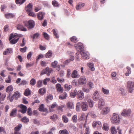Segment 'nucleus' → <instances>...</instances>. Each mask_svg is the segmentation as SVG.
<instances>
[{
  "label": "nucleus",
  "instance_id": "nucleus-61",
  "mask_svg": "<svg viewBox=\"0 0 134 134\" xmlns=\"http://www.w3.org/2000/svg\"><path fill=\"white\" fill-rule=\"evenodd\" d=\"M43 36L47 40H48L49 38V35L47 33L44 32Z\"/></svg>",
  "mask_w": 134,
  "mask_h": 134
},
{
  "label": "nucleus",
  "instance_id": "nucleus-42",
  "mask_svg": "<svg viewBox=\"0 0 134 134\" xmlns=\"http://www.w3.org/2000/svg\"><path fill=\"white\" fill-rule=\"evenodd\" d=\"M127 72L125 74V75L126 76H128L131 73V68L129 67H127Z\"/></svg>",
  "mask_w": 134,
  "mask_h": 134
},
{
  "label": "nucleus",
  "instance_id": "nucleus-13",
  "mask_svg": "<svg viewBox=\"0 0 134 134\" xmlns=\"http://www.w3.org/2000/svg\"><path fill=\"white\" fill-rule=\"evenodd\" d=\"M19 107L21 109V112L22 113L24 114L26 113L27 110V107L23 104H21Z\"/></svg>",
  "mask_w": 134,
  "mask_h": 134
},
{
  "label": "nucleus",
  "instance_id": "nucleus-21",
  "mask_svg": "<svg viewBox=\"0 0 134 134\" xmlns=\"http://www.w3.org/2000/svg\"><path fill=\"white\" fill-rule=\"evenodd\" d=\"M17 110L16 109H13L10 114V115L12 117L15 116L16 114Z\"/></svg>",
  "mask_w": 134,
  "mask_h": 134
},
{
  "label": "nucleus",
  "instance_id": "nucleus-62",
  "mask_svg": "<svg viewBox=\"0 0 134 134\" xmlns=\"http://www.w3.org/2000/svg\"><path fill=\"white\" fill-rule=\"evenodd\" d=\"M48 63L47 62L45 61H42L41 63V65L43 66H46L47 64Z\"/></svg>",
  "mask_w": 134,
  "mask_h": 134
},
{
  "label": "nucleus",
  "instance_id": "nucleus-49",
  "mask_svg": "<svg viewBox=\"0 0 134 134\" xmlns=\"http://www.w3.org/2000/svg\"><path fill=\"white\" fill-rule=\"evenodd\" d=\"M70 40L72 42L74 43H76L78 41L77 38L76 37L73 36L70 38Z\"/></svg>",
  "mask_w": 134,
  "mask_h": 134
},
{
  "label": "nucleus",
  "instance_id": "nucleus-22",
  "mask_svg": "<svg viewBox=\"0 0 134 134\" xmlns=\"http://www.w3.org/2000/svg\"><path fill=\"white\" fill-rule=\"evenodd\" d=\"M22 36V35L21 34H19V35H18L16 33H15L14 34H11L9 38V40H10L16 36H17V37H20Z\"/></svg>",
  "mask_w": 134,
  "mask_h": 134
},
{
  "label": "nucleus",
  "instance_id": "nucleus-59",
  "mask_svg": "<svg viewBox=\"0 0 134 134\" xmlns=\"http://www.w3.org/2000/svg\"><path fill=\"white\" fill-rule=\"evenodd\" d=\"M27 48L26 47H25L23 48H20V51L22 52H25L27 49Z\"/></svg>",
  "mask_w": 134,
  "mask_h": 134
},
{
  "label": "nucleus",
  "instance_id": "nucleus-58",
  "mask_svg": "<svg viewBox=\"0 0 134 134\" xmlns=\"http://www.w3.org/2000/svg\"><path fill=\"white\" fill-rule=\"evenodd\" d=\"M27 83V82L25 80H22L21 83L19 84L20 85H26Z\"/></svg>",
  "mask_w": 134,
  "mask_h": 134
},
{
  "label": "nucleus",
  "instance_id": "nucleus-56",
  "mask_svg": "<svg viewBox=\"0 0 134 134\" xmlns=\"http://www.w3.org/2000/svg\"><path fill=\"white\" fill-rule=\"evenodd\" d=\"M80 105L81 104H80V103L79 102H78L77 103L76 106V110L77 111H79L80 110Z\"/></svg>",
  "mask_w": 134,
  "mask_h": 134
},
{
  "label": "nucleus",
  "instance_id": "nucleus-57",
  "mask_svg": "<svg viewBox=\"0 0 134 134\" xmlns=\"http://www.w3.org/2000/svg\"><path fill=\"white\" fill-rule=\"evenodd\" d=\"M50 79L49 78H47L44 79L43 81V83L44 85H47V82L49 81Z\"/></svg>",
  "mask_w": 134,
  "mask_h": 134
},
{
  "label": "nucleus",
  "instance_id": "nucleus-15",
  "mask_svg": "<svg viewBox=\"0 0 134 134\" xmlns=\"http://www.w3.org/2000/svg\"><path fill=\"white\" fill-rule=\"evenodd\" d=\"M78 98L80 100H81L84 97V93L81 90H79L77 93Z\"/></svg>",
  "mask_w": 134,
  "mask_h": 134
},
{
  "label": "nucleus",
  "instance_id": "nucleus-25",
  "mask_svg": "<svg viewBox=\"0 0 134 134\" xmlns=\"http://www.w3.org/2000/svg\"><path fill=\"white\" fill-rule=\"evenodd\" d=\"M56 87L57 91L58 92H62L63 91V89L61 87V85L59 83H58L56 85Z\"/></svg>",
  "mask_w": 134,
  "mask_h": 134
},
{
  "label": "nucleus",
  "instance_id": "nucleus-1",
  "mask_svg": "<svg viewBox=\"0 0 134 134\" xmlns=\"http://www.w3.org/2000/svg\"><path fill=\"white\" fill-rule=\"evenodd\" d=\"M120 119L119 115L114 113L113 114V116L111 118L110 120L113 124L118 125L119 124Z\"/></svg>",
  "mask_w": 134,
  "mask_h": 134
},
{
  "label": "nucleus",
  "instance_id": "nucleus-46",
  "mask_svg": "<svg viewBox=\"0 0 134 134\" xmlns=\"http://www.w3.org/2000/svg\"><path fill=\"white\" fill-rule=\"evenodd\" d=\"M26 0H16L15 2L16 4H21L24 3Z\"/></svg>",
  "mask_w": 134,
  "mask_h": 134
},
{
  "label": "nucleus",
  "instance_id": "nucleus-44",
  "mask_svg": "<svg viewBox=\"0 0 134 134\" xmlns=\"http://www.w3.org/2000/svg\"><path fill=\"white\" fill-rule=\"evenodd\" d=\"M53 99V96L51 95L50 94L49 96H48L47 97L46 99V100L47 103H49V101L48 99L52 100Z\"/></svg>",
  "mask_w": 134,
  "mask_h": 134
},
{
  "label": "nucleus",
  "instance_id": "nucleus-54",
  "mask_svg": "<svg viewBox=\"0 0 134 134\" xmlns=\"http://www.w3.org/2000/svg\"><path fill=\"white\" fill-rule=\"evenodd\" d=\"M39 110L43 112L44 111L43 104H42L40 105L39 108Z\"/></svg>",
  "mask_w": 134,
  "mask_h": 134
},
{
  "label": "nucleus",
  "instance_id": "nucleus-32",
  "mask_svg": "<svg viewBox=\"0 0 134 134\" xmlns=\"http://www.w3.org/2000/svg\"><path fill=\"white\" fill-rule=\"evenodd\" d=\"M64 87L65 88V90L68 91L72 88V86L66 84L64 85Z\"/></svg>",
  "mask_w": 134,
  "mask_h": 134
},
{
  "label": "nucleus",
  "instance_id": "nucleus-29",
  "mask_svg": "<svg viewBox=\"0 0 134 134\" xmlns=\"http://www.w3.org/2000/svg\"><path fill=\"white\" fill-rule=\"evenodd\" d=\"M62 118L63 121L65 123H67L68 122V119L65 115H63L62 116Z\"/></svg>",
  "mask_w": 134,
  "mask_h": 134
},
{
  "label": "nucleus",
  "instance_id": "nucleus-9",
  "mask_svg": "<svg viewBox=\"0 0 134 134\" xmlns=\"http://www.w3.org/2000/svg\"><path fill=\"white\" fill-rule=\"evenodd\" d=\"M78 82L80 84L83 85L85 84L87 82V81L85 77L84 76H82L79 79Z\"/></svg>",
  "mask_w": 134,
  "mask_h": 134
},
{
  "label": "nucleus",
  "instance_id": "nucleus-52",
  "mask_svg": "<svg viewBox=\"0 0 134 134\" xmlns=\"http://www.w3.org/2000/svg\"><path fill=\"white\" fill-rule=\"evenodd\" d=\"M52 3V5L55 7H58L59 6L58 3L55 1H53Z\"/></svg>",
  "mask_w": 134,
  "mask_h": 134
},
{
  "label": "nucleus",
  "instance_id": "nucleus-43",
  "mask_svg": "<svg viewBox=\"0 0 134 134\" xmlns=\"http://www.w3.org/2000/svg\"><path fill=\"white\" fill-rule=\"evenodd\" d=\"M12 51H10L9 49H7L4 51L3 54L5 55H7L10 53H12Z\"/></svg>",
  "mask_w": 134,
  "mask_h": 134
},
{
  "label": "nucleus",
  "instance_id": "nucleus-38",
  "mask_svg": "<svg viewBox=\"0 0 134 134\" xmlns=\"http://www.w3.org/2000/svg\"><path fill=\"white\" fill-rule=\"evenodd\" d=\"M53 33L54 35L57 38H59V35L58 34V32L57 30L53 29L52 30Z\"/></svg>",
  "mask_w": 134,
  "mask_h": 134
},
{
  "label": "nucleus",
  "instance_id": "nucleus-36",
  "mask_svg": "<svg viewBox=\"0 0 134 134\" xmlns=\"http://www.w3.org/2000/svg\"><path fill=\"white\" fill-rule=\"evenodd\" d=\"M42 80H40L37 82V86L38 87H40L42 86Z\"/></svg>",
  "mask_w": 134,
  "mask_h": 134
},
{
  "label": "nucleus",
  "instance_id": "nucleus-26",
  "mask_svg": "<svg viewBox=\"0 0 134 134\" xmlns=\"http://www.w3.org/2000/svg\"><path fill=\"white\" fill-rule=\"evenodd\" d=\"M14 16L15 15L14 14L10 13L5 14V17L7 19L13 18L14 17Z\"/></svg>",
  "mask_w": 134,
  "mask_h": 134
},
{
  "label": "nucleus",
  "instance_id": "nucleus-39",
  "mask_svg": "<svg viewBox=\"0 0 134 134\" xmlns=\"http://www.w3.org/2000/svg\"><path fill=\"white\" fill-rule=\"evenodd\" d=\"M27 12L29 16L33 17H36V14H35L32 11H30Z\"/></svg>",
  "mask_w": 134,
  "mask_h": 134
},
{
  "label": "nucleus",
  "instance_id": "nucleus-4",
  "mask_svg": "<svg viewBox=\"0 0 134 134\" xmlns=\"http://www.w3.org/2000/svg\"><path fill=\"white\" fill-rule=\"evenodd\" d=\"M127 87L129 89V91L130 93H132L134 90V82L131 81H129L127 82Z\"/></svg>",
  "mask_w": 134,
  "mask_h": 134
},
{
  "label": "nucleus",
  "instance_id": "nucleus-16",
  "mask_svg": "<svg viewBox=\"0 0 134 134\" xmlns=\"http://www.w3.org/2000/svg\"><path fill=\"white\" fill-rule=\"evenodd\" d=\"M44 15V13L40 12L38 13L37 16L38 19L41 20L43 19Z\"/></svg>",
  "mask_w": 134,
  "mask_h": 134
},
{
  "label": "nucleus",
  "instance_id": "nucleus-60",
  "mask_svg": "<svg viewBox=\"0 0 134 134\" xmlns=\"http://www.w3.org/2000/svg\"><path fill=\"white\" fill-rule=\"evenodd\" d=\"M28 114L29 115L31 116L32 115V112L31 111V109L30 108H29L27 110Z\"/></svg>",
  "mask_w": 134,
  "mask_h": 134
},
{
  "label": "nucleus",
  "instance_id": "nucleus-17",
  "mask_svg": "<svg viewBox=\"0 0 134 134\" xmlns=\"http://www.w3.org/2000/svg\"><path fill=\"white\" fill-rule=\"evenodd\" d=\"M110 110L109 108L105 107L101 111V113L103 115H106L108 114Z\"/></svg>",
  "mask_w": 134,
  "mask_h": 134
},
{
  "label": "nucleus",
  "instance_id": "nucleus-5",
  "mask_svg": "<svg viewBox=\"0 0 134 134\" xmlns=\"http://www.w3.org/2000/svg\"><path fill=\"white\" fill-rule=\"evenodd\" d=\"M131 113V111L130 109L127 110L124 109L121 113L122 116L126 117L130 116Z\"/></svg>",
  "mask_w": 134,
  "mask_h": 134
},
{
  "label": "nucleus",
  "instance_id": "nucleus-18",
  "mask_svg": "<svg viewBox=\"0 0 134 134\" xmlns=\"http://www.w3.org/2000/svg\"><path fill=\"white\" fill-rule=\"evenodd\" d=\"M84 3H79L77 4L76 7V8L77 10H79L81 9L84 5Z\"/></svg>",
  "mask_w": 134,
  "mask_h": 134
},
{
  "label": "nucleus",
  "instance_id": "nucleus-34",
  "mask_svg": "<svg viewBox=\"0 0 134 134\" xmlns=\"http://www.w3.org/2000/svg\"><path fill=\"white\" fill-rule=\"evenodd\" d=\"M52 53L51 51L49 50L48 52L46 54L45 57L47 58H50L52 56Z\"/></svg>",
  "mask_w": 134,
  "mask_h": 134
},
{
  "label": "nucleus",
  "instance_id": "nucleus-7",
  "mask_svg": "<svg viewBox=\"0 0 134 134\" xmlns=\"http://www.w3.org/2000/svg\"><path fill=\"white\" fill-rule=\"evenodd\" d=\"M98 102V108L101 109L105 105V102L104 100L102 98L99 99Z\"/></svg>",
  "mask_w": 134,
  "mask_h": 134
},
{
  "label": "nucleus",
  "instance_id": "nucleus-19",
  "mask_svg": "<svg viewBox=\"0 0 134 134\" xmlns=\"http://www.w3.org/2000/svg\"><path fill=\"white\" fill-rule=\"evenodd\" d=\"M17 29L19 30L22 31H27V29L25 28L23 26L21 25H18L17 26Z\"/></svg>",
  "mask_w": 134,
  "mask_h": 134
},
{
  "label": "nucleus",
  "instance_id": "nucleus-64",
  "mask_svg": "<svg viewBox=\"0 0 134 134\" xmlns=\"http://www.w3.org/2000/svg\"><path fill=\"white\" fill-rule=\"evenodd\" d=\"M46 70L47 71V72L51 73L53 71V70L51 68H49L48 67L46 68Z\"/></svg>",
  "mask_w": 134,
  "mask_h": 134
},
{
  "label": "nucleus",
  "instance_id": "nucleus-11",
  "mask_svg": "<svg viewBox=\"0 0 134 134\" xmlns=\"http://www.w3.org/2000/svg\"><path fill=\"white\" fill-rule=\"evenodd\" d=\"M99 93L98 91H96L93 94V99L94 101H97L99 99Z\"/></svg>",
  "mask_w": 134,
  "mask_h": 134
},
{
  "label": "nucleus",
  "instance_id": "nucleus-28",
  "mask_svg": "<svg viewBox=\"0 0 134 134\" xmlns=\"http://www.w3.org/2000/svg\"><path fill=\"white\" fill-rule=\"evenodd\" d=\"M22 126V125L21 124H19L18 126L14 128V131H18L20 130Z\"/></svg>",
  "mask_w": 134,
  "mask_h": 134
},
{
  "label": "nucleus",
  "instance_id": "nucleus-8",
  "mask_svg": "<svg viewBox=\"0 0 134 134\" xmlns=\"http://www.w3.org/2000/svg\"><path fill=\"white\" fill-rule=\"evenodd\" d=\"M74 47L77 50L80 49L81 51L83 50V46L81 43H78L77 44H75L74 45Z\"/></svg>",
  "mask_w": 134,
  "mask_h": 134
},
{
  "label": "nucleus",
  "instance_id": "nucleus-33",
  "mask_svg": "<svg viewBox=\"0 0 134 134\" xmlns=\"http://www.w3.org/2000/svg\"><path fill=\"white\" fill-rule=\"evenodd\" d=\"M67 96V94L66 93H64L59 96V98L60 99L62 100L65 99Z\"/></svg>",
  "mask_w": 134,
  "mask_h": 134
},
{
  "label": "nucleus",
  "instance_id": "nucleus-40",
  "mask_svg": "<svg viewBox=\"0 0 134 134\" xmlns=\"http://www.w3.org/2000/svg\"><path fill=\"white\" fill-rule=\"evenodd\" d=\"M21 121L25 123H26L29 122V120L25 116L21 119Z\"/></svg>",
  "mask_w": 134,
  "mask_h": 134
},
{
  "label": "nucleus",
  "instance_id": "nucleus-48",
  "mask_svg": "<svg viewBox=\"0 0 134 134\" xmlns=\"http://www.w3.org/2000/svg\"><path fill=\"white\" fill-rule=\"evenodd\" d=\"M6 95L5 94H4L2 95L1 97L0 98V103H2V101L4 100V98L6 97Z\"/></svg>",
  "mask_w": 134,
  "mask_h": 134
},
{
  "label": "nucleus",
  "instance_id": "nucleus-20",
  "mask_svg": "<svg viewBox=\"0 0 134 134\" xmlns=\"http://www.w3.org/2000/svg\"><path fill=\"white\" fill-rule=\"evenodd\" d=\"M67 105L69 109H72L74 108V105L72 102H69L67 103Z\"/></svg>",
  "mask_w": 134,
  "mask_h": 134
},
{
  "label": "nucleus",
  "instance_id": "nucleus-63",
  "mask_svg": "<svg viewBox=\"0 0 134 134\" xmlns=\"http://www.w3.org/2000/svg\"><path fill=\"white\" fill-rule=\"evenodd\" d=\"M11 79L10 76H9L7 79H6L5 80V82L7 83H10L11 82Z\"/></svg>",
  "mask_w": 134,
  "mask_h": 134
},
{
  "label": "nucleus",
  "instance_id": "nucleus-10",
  "mask_svg": "<svg viewBox=\"0 0 134 134\" xmlns=\"http://www.w3.org/2000/svg\"><path fill=\"white\" fill-rule=\"evenodd\" d=\"M80 76L78 71L76 70H74L71 74V77L74 78H78Z\"/></svg>",
  "mask_w": 134,
  "mask_h": 134
},
{
  "label": "nucleus",
  "instance_id": "nucleus-31",
  "mask_svg": "<svg viewBox=\"0 0 134 134\" xmlns=\"http://www.w3.org/2000/svg\"><path fill=\"white\" fill-rule=\"evenodd\" d=\"M111 132L112 134H116L117 132L114 126H112L110 129Z\"/></svg>",
  "mask_w": 134,
  "mask_h": 134
},
{
  "label": "nucleus",
  "instance_id": "nucleus-55",
  "mask_svg": "<svg viewBox=\"0 0 134 134\" xmlns=\"http://www.w3.org/2000/svg\"><path fill=\"white\" fill-rule=\"evenodd\" d=\"M88 85L90 87V89L93 88H94V85L93 83L91 82H89L88 83Z\"/></svg>",
  "mask_w": 134,
  "mask_h": 134
},
{
  "label": "nucleus",
  "instance_id": "nucleus-6",
  "mask_svg": "<svg viewBox=\"0 0 134 134\" xmlns=\"http://www.w3.org/2000/svg\"><path fill=\"white\" fill-rule=\"evenodd\" d=\"M81 57L84 59H88L90 58V54L88 52L83 51L80 53Z\"/></svg>",
  "mask_w": 134,
  "mask_h": 134
},
{
  "label": "nucleus",
  "instance_id": "nucleus-3",
  "mask_svg": "<svg viewBox=\"0 0 134 134\" xmlns=\"http://www.w3.org/2000/svg\"><path fill=\"white\" fill-rule=\"evenodd\" d=\"M20 93L18 91H16L14 93L11 98H9L10 101V102H12L14 99L15 100H17L18 98H20Z\"/></svg>",
  "mask_w": 134,
  "mask_h": 134
},
{
  "label": "nucleus",
  "instance_id": "nucleus-12",
  "mask_svg": "<svg viewBox=\"0 0 134 134\" xmlns=\"http://www.w3.org/2000/svg\"><path fill=\"white\" fill-rule=\"evenodd\" d=\"M81 105V108L82 110L86 111L87 109L88 106L86 102H82Z\"/></svg>",
  "mask_w": 134,
  "mask_h": 134
},
{
  "label": "nucleus",
  "instance_id": "nucleus-45",
  "mask_svg": "<svg viewBox=\"0 0 134 134\" xmlns=\"http://www.w3.org/2000/svg\"><path fill=\"white\" fill-rule=\"evenodd\" d=\"M40 36V34L38 33H36L34 34L33 36H32V38L33 39H37Z\"/></svg>",
  "mask_w": 134,
  "mask_h": 134
},
{
  "label": "nucleus",
  "instance_id": "nucleus-27",
  "mask_svg": "<svg viewBox=\"0 0 134 134\" xmlns=\"http://www.w3.org/2000/svg\"><path fill=\"white\" fill-rule=\"evenodd\" d=\"M31 94V90L29 88L25 90L24 93V95L25 96H28Z\"/></svg>",
  "mask_w": 134,
  "mask_h": 134
},
{
  "label": "nucleus",
  "instance_id": "nucleus-14",
  "mask_svg": "<svg viewBox=\"0 0 134 134\" xmlns=\"http://www.w3.org/2000/svg\"><path fill=\"white\" fill-rule=\"evenodd\" d=\"M33 5L32 4L30 3L25 7V9L27 12L32 11Z\"/></svg>",
  "mask_w": 134,
  "mask_h": 134
},
{
  "label": "nucleus",
  "instance_id": "nucleus-2",
  "mask_svg": "<svg viewBox=\"0 0 134 134\" xmlns=\"http://www.w3.org/2000/svg\"><path fill=\"white\" fill-rule=\"evenodd\" d=\"M25 25L27 27L29 30L31 29L34 27L35 22L32 20H30L27 21V24H25Z\"/></svg>",
  "mask_w": 134,
  "mask_h": 134
},
{
  "label": "nucleus",
  "instance_id": "nucleus-23",
  "mask_svg": "<svg viewBox=\"0 0 134 134\" xmlns=\"http://www.w3.org/2000/svg\"><path fill=\"white\" fill-rule=\"evenodd\" d=\"M13 88L12 85L8 86L6 89V91L7 93L12 92L13 90Z\"/></svg>",
  "mask_w": 134,
  "mask_h": 134
},
{
  "label": "nucleus",
  "instance_id": "nucleus-41",
  "mask_svg": "<svg viewBox=\"0 0 134 134\" xmlns=\"http://www.w3.org/2000/svg\"><path fill=\"white\" fill-rule=\"evenodd\" d=\"M19 39V38H18L16 39L14 38L12 40L10 41V42L12 44H14L16 43L18 41Z\"/></svg>",
  "mask_w": 134,
  "mask_h": 134
},
{
  "label": "nucleus",
  "instance_id": "nucleus-35",
  "mask_svg": "<svg viewBox=\"0 0 134 134\" xmlns=\"http://www.w3.org/2000/svg\"><path fill=\"white\" fill-rule=\"evenodd\" d=\"M30 83L31 85L34 86L36 83V80L34 78L32 79L30 81Z\"/></svg>",
  "mask_w": 134,
  "mask_h": 134
},
{
  "label": "nucleus",
  "instance_id": "nucleus-50",
  "mask_svg": "<svg viewBox=\"0 0 134 134\" xmlns=\"http://www.w3.org/2000/svg\"><path fill=\"white\" fill-rule=\"evenodd\" d=\"M85 118V114H82L80 118L79 119V121H81L84 120Z\"/></svg>",
  "mask_w": 134,
  "mask_h": 134
},
{
  "label": "nucleus",
  "instance_id": "nucleus-53",
  "mask_svg": "<svg viewBox=\"0 0 134 134\" xmlns=\"http://www.w3.org/2000/svg\"><path fill=\"white\" fill-rule=\"evenodd\" d=\"M57 63L58 62L57 61H54V62L52 63L51 65L53 68H55Z\"/></svg>",
  "mask_w": 134,
  "mask_h": 134
},
{
  "label": "nucleus",
  "instance_id": "nucleus-30",
  "mask_svg": "<svg viewBox=\"0 0 134 134\" xmlns=\"http://www.w3.org/2000/svg\"><path fill=\"white\" fill-rule=\"evenodd\" d=\"M109 126L108 124H104L103 125V129L106 131H107L109 129Z\"/></svg>",
  "mask_w": 134,
  "mask_h": 134
},
{
  "label": "nucleus",
  "instance_id": "nucleus-24",
  "mask_svg": "<svg viewBox=\"0 0 134 134\" xmlns=\"http://www.w3.org/2000/svg\"><path fill=\"white\" fill-rule=\"evenodd\" d=\"M77 92L76 90H74L73 91H72L70 94L71 97L72 98H74L77 94Z\"/></svg>",
  "mask_w": 134,
  "mask_h": 134
},
{
  "label": "nucleus",
  "instance_id": "nucleus-47",
  "mask_svg": "<svg viewBox=\"0 0 134 134\" xmlns=\"http://www.w3.org/2000/svg\"><path fill=\"white\" fill-rule=\"evenodd\" d=\"M73 121L74 123H76L77 121V116L76 115H74L72 118Z\"/></svg>",
  "mask_w": 134,
  "mask_h": 134
},
{
  "label": "nucleus",
  "instance_id": "nucleus-37",
  "mask_svg": "<svg viewBox=\"0 0 134 134\" xmlns=\"http://www.w3.org/2000/svg\"><path fill=\"white\" fill-rule=\"evenodd\" d=\"M102 91L104 94L107 95L109 93V90L105 89L103 87L102 88Z\"/></svg>",
  "mask_w": 134,
  "mask_h": 134
},
{
  "label": "nucleus",
  "instance_id": "nucleus-51",
  "mask_svg": "<svg viewBox=\"0 0 134 134\" xmlns=\"http://www.w3.org/2000/svg\"><path fill=\"white\" fill-rule=\"evenodd\" d=\"M88 102L89 103V106L90 107H92L93 105V103L92 100L89 99Z\"/></svg>",
  "mask_w": 134,
  "mask_h": 134
}]
</instances>
